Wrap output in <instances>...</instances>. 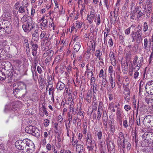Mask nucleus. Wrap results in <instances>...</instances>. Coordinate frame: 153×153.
I'll return each instance as SVG.
<instances>
[{
  "mask_svg": "<svg viewBox=\"0 0 153 153\" xmlns=\"http://www.w3.org/2000/svg\"><path fill=\"white\" fill-rule=\"evenodd\" d=\"M124 98L126 101H128L130 99V92H124Z\"/></svg>",
  "mask_w": 153,
  "mask_h": 153,
  "instance_id": "27",
  "label": "nucleus"
},
{
  "mask_svg": "<svg viewBox=\"0 0 153 153\" xmlns=\"http://www.w3.org/2000/svg\"><path fill=\"white\" fill-rule=\"evenodd\" d=\"M24 20H25V22L27 21V23L22 25V28L25 32H29L31 30V28H32V19L31 17H27L26 20L25 19Z\"/></svg>",
  "mask_w": 153,
  "mask_h": 153,
  "instance_id": "2",
  "label": "nucleus"
},
{
  "mask_svg": "<svg viewBox=\"0 0 153 153\" xmlns=\"http://www.w3.org/2000/svg\"><path fill=\"white\" fill-rule=\"evenodd\" d=\"M96 22H97V25L98 26L99 25L100 23L101 20H100V14H98L97 16V19H96ZM95 22H96V20H95Z\"/></svg>",
  "mask_w": 153,
  "mask_h": 153,
  "instance_id": "40",
  "label": "nucleus"
},
{
  "mask_svg": "<svg viewBox=\"0 0 153 153\" xmlns=\"http://www.w3.org/2000/svg\"><path fill=\"white\" fill-rule=\"evenodd\" d=\"M124 146L125 147L126 146L127 151H128L130 150L131 148V144L129 142H125Z\"/></svg>",
  "mask_w": 153,
  "mask_h": 153,
  "instance_id": "34",
  "label": "nucleus"
},
{
  "mask_svg": "<svg viewBox=\"0 0 153 153\" xmlns=\"http://www.w3.org/2000/svg\"><path fill=\"white\" fill-rule=\"evenodd\" d=\"M130 18L132 20H135L137 21L143 15V13L141 11L137 10L136 11L131 10Z\"/></svg>",
  "mask_w": 153,
  "mask_h": 153,
  "instance_id": "4",
  "label": "nucleus"
},
{
  "mask_svg": "<svg viewBox=\"0 0 153 153\" xmlns=\"http://www.w3.org/2000/svg\"><path fill=\"white\" fill-rule=\"evenodd\" d=\"M18 12L19 13H21L23 15V16L22 18V20L23 21L25 22L24 20L27 19V16L29 14L28 10L26 7H20L18 10Z\"/></svg>",
  "mask_w": 153,
  "mask_h": 153,
  "instance_id": "5",
  "label": "nucleus"
},
{
  "mask_svg": "<svg viewBox=\"0 0 153 153\" xmlns=\"http://www.w3.org/2000/svg\"><path fill=\"white\" fill-rule=\"evenodd\" d=\"M12 30V27L10 22L7 20H2L0 21V34L10 33Z\"/></svg>",
  "mask_w": 153,
  "mask_h": 153,
  "instance_id": "1",
  "label": "nucleus"
},
{
  "mask_svg": "<svg viewBox=\"0 0 153 153\" xmlns=\"http://www.w3.org/2000/svg\"><path fill=\"white\" fill-rule=\"evenodd\" d=\"M131 9V10L134 11V10L135 9V4L134 3L132 2H131L130 5Z\"/></svg>",
  "mask_w": 153,
  "mask_h": 153,
  "instance_id": "55",
  "label": "nucleus"
},
{
  "mask_svg": "<svg viewBox=\"0 0 153 153\" xmlns=\"http://www.w3.org/2000/svg\"><path fill=\"white\" fill-rule=\"evenodd\" d=\"M81 47L80 43L79 42H76V44L74 45V50L76 51L77 52L79 51Z\"/></svg>",
  "mask_w": 153,
  "mask_h": 153,
  "instance_id": "28",
  "label": "nucleus"
},
{
  "mask_svg": "<svg viewBox=\"0 0 153 153\" xmlns=\"http://www.w3.org/2000/svg\"><path fill=\"white\" fill-rule=\"evenodd\" d=\"M52 147V144L50 143H48L46 146V148L48 151L51 150Z\"/></svg>",
  "mask_w": 153,
  "mask_h": 153,
  "instance_id": "58",
  "label": "nucleus"
},
{
  "mask_svg": "<svg viewBox=\"0 0 153 153\" xmlns=\"http://www.w3.org/2000/svg\"><path fill=\"white\" fill-rule=\"evenodd\" d=\"M109 81L110 83L111 88H113L116 85V79L114 74V77L113 76H112L111 74L110 75Z\"/></svg>",
  "mask_w": 153,
  "mask_h": 153,
  "instance_id": "12",
  "label": "nucleus"
},
{
  "mask_svg": "<svg viewBox=\"0 0 153 153\" xmlns=\"http://www.w3.org/2000/svg\"><path fill=\"white\" fill-rule=\"evenodd\" d=\"M143 8L145 10L144 11V14H145L147 17H149L151 13L152 9L146 8V5H143Z\"/></svg>",
  "mask_w": 153,
  "mask_h": 153,
  "instance_id": "19",
  "label": "nucleus"
},
{
  "mask_svg": "<svg viewBox=\"0 0 153 153\" xmlns=\"http://www.w3.org/2000/svg\"><path fill=\"white\" fill-rule=\"evenodd\" d=\"M49 120L48 119H45L44 121V125L45 126H48L49 124Z\"/></svg>",
  "mask_w": 153,
  "mask_h": 153,
  "instance_id": "47",
  "label": "nucleus"
},
{
  "mask_svg": "<svg viewBox=\"0 0 153 153\" xmlns=\"http://www.w3.org/2000/svg\"><path fill=\"white\" fill-rule=\"evenodd\" d=\"M24 140H17L15 143L16 147L19 150H24L25 148V144L24 142Z\"/></svg>",
  "mask_w": 153,
  "mask_h": 153,
  "instance_id": "8",
  "label": "nucleus"
},
{
  "mask_svg": "<svg viewBox=\"0 0 153 153\" xmlns=\"http://www.w3.org/2000/svg\"><path fill=\"white\" fill-rule=\"evenodd\" d=\"M121 0H117V2L116 3V4L115 6V7L117 8V11H118V10H119L118 8V6H120V2Z\"/></svg>",
  "mask_w": 153,
  "mask_h": 153,
  "instance_id": "54",
  "label": "nucleus"
},
{
  "mask_svg": "<svg viewBox=\"0 0 153 153\" xmlns=\"http://www.w3.org/2000/svg\"><path fill=\"white\" fill-rule=\"evenodd\" d=\"M87 20L90 23H92L95 18L97 16V14L95 13V11L94 10H91L87 15Z\"/></svg>",
  "mask_w": 153,
  "mask_h": 153,
  "instance_id": "6",
  "label": "nucleus"
},
{
  "mask_svg": "<svg viewBox=\"0 0 153 153\" xmlns=\"http://www.w3.org/2000/svg\"><path fill=\"white\" fill-rule=\"evenodd\" d=\"M85 145L87 146V148L89 152H92L93 150V148L95 145L94 141L86 143Z\"/></svg>",
  "mask_w": 153,
  "mask_h": 153,
  "instance_id": "13",
  "label": "nucleus"
},
{
  "mask_svg": "<svg viewBox=\"0 0 153 153\" xmlns=\"http://www.w3.org/2000/svg\"><path fill=\"white\" fill-rule=\"evenodd\" d=\"M108 43L110 47L112 46L113 44V41L112 39H110L108 41Z\"/></svg>",
  "mask_w": 153,
  "mask_h": 153,
  "instance_id": "63",
  "label": "nucleus"
},
{
  "mask_svg": "<svg viewBox=\"0 0 153 153\" xmlns=\"http://www.w3.org/2000/svg\"><path fill=\"white\" fill-rule=\"evenodd\" d=\"M32 39L35 41H37L38 40V34L37 33H34L33 34Z\"/></svg>",
  "mask_w": 153,
  "mask_h": 153,
  "instance_id": "30",
  "label": "nucleus"
},
{
  "mask_svg": "<svg viewBox=\"0 0 153 153\" xmlns=\"http://www.w3.org/2000/svg\"><path fill=\"white\" fill-rule=\"evenodd\" d=\"M46 53L48 54V57H52L54 53L53 51L51 49L49 50Z\"/></svg>",
  "mask_w": 153,
  "mask_h": 153,
  "instance_id": "36",
  "label": "nucleus"
},
{
  "mask_svg": "<svg viewBox=\"0 0 153 153\" xmlns=\"http://www.w3.org/2000/svg\"><path fill=\"white\" fill-rule=\"evenodd\" d=\"M91 92H88L87 93V95L85 98V99L88 102L90 103L91 102Z\"/></svg>",
  "mask_w": 153,
  "mask_h": 153,
  "instance_id": "29",
  "label": "nucleus"
},
{
  "mask_svg": "<svg viewBox=\"0 0 153 153\" xmlns=\"http://www.w3.org/2000/svg\"><path fill=\"white\" fill-rule=\"evenodd\" d=\"M104 44L105 45L107 44V36L108 35V34H106L105 33H104Z\"/></svg>",
  "mask_w": 153,
  "mask_h": 153,
  "instance_id": "45",
  "label": "nucleus"
},
{
  "mask_svg": "<svg viewBox=\"0 0 153 153\" xmlns=\"http://www.w3.org/2000/svg\"><path fill=\"white\" fill-rule=\"evenodd\" d=\"M85 148L83 146L80 144H76V151L77 153H85Z\"/></svg>",
  "mask_w": 153,
  "mask_h": 153,
  "instance_id": "14",
  "label": "nucleus"
},
{
  "mask_svg": "<svg viewBox=\"0 0 153 153\" xmlns=\"http://www.w3.org/2000/svg\"><path fill=\"white\" fill-rule=\"evenodd\" d=\"M135 69V68H131L129 69L128 74L130 76H131L133 75L134 70Z\"/></svg>",
  "mask_w": 153,
  "mask_h": 153,
  "instance_id": "53",
  "label": "nucleus"
},
{
  "mask_svg": "<svg viewBox=\"0 0 153 153\" xmlns=\"http://www.w3.org/2000/svg\"><path fill=\"white\" fill-rule=\"evenodd\" d=\"M142 146L143 147H147L148 146V140H145L143 141L142 142Z\"/></svg>",
  "mask_w": 153,
  "mask_h": 153,
  "instance_id": "46",
  "label": "nucleus"
},
{
  "mask_svg": "<svg viewBox=\"0 0 153 153\" xmlns=\"http://www.w3.org/2000/svg\"><path fill=\"white\" fill-rule=\"evenodd\" d=\"M146 7L149 9H152L153 7V4L152 2H149L146 3Z\"/></svg>",
  "mask_w": 153,
  "mask_h": 153,
  "instance_id": "42",
  "label": "nucleus"
},
{
  "mask_svg": "<svg viewBox=\"0 0 153 153\" xmlns=\"http://www.w3.org/2000/svg\"><path fill=\"white\" fill-rule=\"evenodd\" d=\"M102 103L101 102H100L99 104L98 111L97 112L102 113Z\"/></svg>",
  "mask_w": 153,
  "mask_h": 153,
  "instance_id": "38",
  "label": "nucleus"
},
{
  "mask_svg": "<svg viewBox=\"0 0 153 153\" xmlns=\"http://www.w3.org/2000/svg\"><path fill=\"white\" fill-rule=\"evenodd\" d=\"M85 139L86 140V143H89L90 142L94 141L92 140L91 135L89 133H87L86 135H85Z\"/></svg>",
  "mask_w": 153,
  "mask_h": 153,
  "instance_id": "22",
  "label": "nucleus"
},
{
  "mask_svg": "<svg viewBox=\"0 0 153 153\" xmlns=\"http://www.w3.org/2000/svg\"><path fill=\"white\" fill-rule=\"evenodd\" d=\"M118 138L117 140L118 144L124 149L123 150L124 151L125 149L124 144L125 143L124 135L123 133L122 132H120L118 134Z\"/></svg>",
  "mask_w": 153,
  "mask_h": 153,
  "instance_id": "7",
  "label": "nucleus"
},
{
  "mask_svg": "<svg viewBox=\"0 0 153 153\" xmlns=\"http://www.w3.org/2000/svg\"><path fill=\"white\" fill-rule=\"evenodd\" d=\"M108 108L110 109L111 111L113 112L115 111V110L114 109V106L112 103H110L109 104Z\"/></svg>",
  "mask_w": 153,
  "mask_h": 153,
  "instance_id": "39",
  "label": "nucleus"
},
{
  "mask_svg": "<svg viewBox=\"0 0 153 153\" xmlns=\"http://www.w3.org/2000/svg\"><path fill=\"white\" fill-rule=\"evenodd\" d=\"M131 35L132 39V42H134L135 40H136L137 42L140 41L141 38L140 29H138L136 31H132Z\"/></svg>",
  "mask_w": 153,
  "mask_h": 153,
  "instance_id": "3",
  "label": "nucleus"
},
{
  "mask_svg": "<svg viewBox=\"0 0 153 153\" xmlns=\"http://www.w3.org/2000/svg\"><path fill=\"white\" fill-rule=\"evenodd\" d=\"M48 21L43 20L41 24V28L42 30H44L47 27Z\"/></svg>",
  "mask_w": 153,
  "mask_h": 153,
  "instance_id": "23",
  "label": "nucleus"
},
{
  "mask_svg": "<svg viewBox=\"0 0 153 153\" xmlns=\"http://www.w3.org/2000/svg\"><path fill=\"white\" fill-rule=\"evenodd\" d=\"M151 44V40H148L147 38H145L144 40V46L143 48L145 50H148V47H150Z\"/></svg>",
  "mask_w": 153,
  "mask_h": 153,
  "instance_id": "16",
  "label": "nucleus"
},
{
  "mask_svg": "<svg viewBox=\"0 0 153 153\" xmlns=\"http://www.w3.org/2000/svg\"><path fill=\"white\" fill-rule=\"evenodd\" d=\"M32 28H31V30L32 33H37L38 30V27L37 26V25H32Z\"/></svg>",
  "mask_w": 153,
  "mask_h": 153,
  "instance_id": "25",
  "label": "nucleus"
},
{
  "mask_svg": "<svg viewBox=\"0 0 153 153\" xmlns=\"http://www.w3.org/2000/svg\"><path fill=\"white\" fill-rule=\"evenodd\" d=\"M74 102L72 101L71 102L69 108L70 109V111L72 112H74Z\"/></svg>",
  "mask_w": 153,
  "mask_h": 153,
  "instance_id": "31",
  "label": "nucleus"
},
{
  "mask_svg": "<svg viewBox=\"0 0 153 153\" xmlns=\"http://www.w3.org/2000/svg\"><path fill=\"white\" fill-rule=\"evenodd\" d=\"M114 12H113L114 13V16L112 15L113 13L112 12H111L110 13V15H111L110 21L111 23L113 24H114L116 22L118 21L119 19L118 17L115 15V12L116 11V8L114 9Z\"/></svg>",
  "mask_w": 153,
  "mask_h": 153,
  "instance_id": "11",
  "label": "nucleus"
},
{
  "mask_svg": "<svg viewBox=\"0 0 153 153\" xmlns=\"http://www.w3.org/2000/svg\"><path fill=\"white\" fill-rule=\"evenodd\" d=\"M39 79L38 80V82L39 83H41L42 84L44 82V79L43 76L42 75H41L39 76Z\"/></svg>",
  "mask_w": 153,
  "mask_h": 153,
  "instance_id": "43",
  "label": "nucleus"
},
{
  "mask_svg": "<svg viewBox=\"0 0 153 153\" xmlns=\"http://www.w3.org/2000/svg\"><path fill=\"white\" fill-rule=\"evenodd\" d=\"M132 26L133 25L131 26V27H129L125 30V33L126 34L128 35L130 33L131 28Z\"/></svg>",
  "mask_w": 153,
  "mask_h": 153,
  "instance_id": "52",
  "label": "nucleus"
},
{
  "mask_svg": "<svg viewBox=\"0 0 153 153\" xmlns=\"http://www.w3.org/2000/svg\"><path fill=\"white\" fill-rule=\"evenodd\" d=\"M55 90L54 88L52 86H51L49 87V95H52L54 94V92Z\"/></svg>",
  "mask_w": 153,
  "mask_h": 153,
  "instance_id": "33",
  "label": "nucleus"
},
{
  "mask_svg": "<svg viewBox=\"0 0 153 153\" xmlns=\"http://www.w3.org/2000/svg\"><path fill=\"white\" fill-rule=\"evenodd\" d=\"M145 100L146 103L148 104H150L151 105H152V102H153V100L152 99L149 98H146Z\"/></svg>",
  "mask_w": 153,
  "mask_h": 153,
  "instance_id": "44",
  "label": "nucleus"
},
{
  "mask_svg": "<svg viewBox=\"0 0 153 153\" xmlns=\"http://www.w3.org/2000/svg\"><path fill=\"white\" fill-rule=\"evenodd\" d=\"M78 6L80 10H83L84 9H86L85 8V5H84V4H83V5H80V6Z\"/></svg>",
  "mask_w": 153,
  "mask_h": 153,
  "instance_id": "59",
  "label": "nucleus"
},
{
  "mask_svg": "<svg viewBox=\"0 0 153 153\" xmlns=\"http://www.w3.org/2000/svg\"><path fill=\"white\" fill-rule=\"evenodd\" d=\"M117 120L121 124L122 123V119L124 117L123 111L121 109H118L116 111V114Z\"/></svg>",
  "mask_w": 153,
  "mask_h": 153,
  "instance_id": "9",
  "label": "nucleus"
},
{
  "mask_svg": "<svg viewBox=\"0 0 153 153\" xmlns=\"http://www.w3.org/2000/svg\"><path fill=\"white\" fill-rule=\"evenodd\" d=\"M117 82H121L120 81L121 79V76L119 75H117Z\"/></svg>",
  "mask_w": 153,
  "mask_h": 153,
  "instance_id": "61",
  "label": "nucleus"
},
{
  "mask_svg": "<svg viewBox=\"0 0 153 153\" xmlns=\"http://www.w3.org/2000/svg\"><path fill=\"white\" fill-rule=\"evenodd\" d=\"M131 53L130 52H128L126 53V56L128 59H130L131 57Z\"/></svg>",
  "mask_w": 153,
  "mask_h": 153,
  "instance_id": "62",
  "label": "nucleus"
},
{
  "mask_svg": "<svg viewBox=\"0 0 153 153\" xmlns=\"http://www.w3.org/2000/svg\"><path fill=\"white\" fill-rule=\"evenodd\" d=\"M153 121V118L151 115H148L144 119L143 122L146 123V124L151 123V122Z\"/></svg>",
  "mask_w": 153,
  "mask_h": 153,
  "instance_id": "20",
  "label": "nucleus"
},
{
  "mask_svg": "<svg viewBox=\"0 0 153 153\" xmlns=\"http://www.w3.org/2000/svg\"><path fill=\"white\" fill-rule=\"evenodd\" d=\"M109 57L111 64L114 66H115L116 63V62L115 57L114 55V53L113 52H110L109 54Z\"/></svg>",
  "mask_w": 153,
  "mask_h": 153,
  "instance_id": "15",
  "label": "nucleus"
},
{
  "mask_svg": "<svg viewBox=\"0 0 153 153\" xmlns=\"http://www.w3.org/2000/svg\"><path fill=\"white\" fill-rule=\"evenodd\" d=\"M108 71L109 73H110V75H111V74L112 76H113L112 73L113 72L114 70L112 66H111L109 67Z\"/></svg>",
  "mask_w": 153,
  "mask_h": 153,
  "instance_id": "48",
  "label": "nucleus"
},
{
  "mask_svg": "<svg viewBox=\"0 0 153 153\" xmlns=\"http://www.w3.org/2000/svg\"><path fill=\"white\" fill-rule=\"evenodd\" d=\"M65 85L61 82L59 81L57 82L56 88L57 90L61 91L65 87Z\"/></svg>",
  "mask_w": 153,
  "mask_h": 153,
  "instance_id": "17",
  "label": "nucleus"
},
{
  "mask_svg": "<svg viewBox=\"0 0 153 153\" xmlns=\"http://www.w3.org/2000/svg\"><path fill=\"white\" fill-rule=\"evenodd\" d=\"M35 128L31 126H27L26 128V131L27 133L32 134Z\"/></svg>",
  "mask_w": 153,
  "mask_h": 153,
  "instance_id": "21",
  "label": "nucleus"
},
{
  "mask_svg": "<svg viewBox=\"0 0 153 153\" xmlns=\"http://www.w3.org/2000/svg\"><path fill=\"white\" fill-rule=\"evenodd\" d=\"M83 23L82 22L76 21L75 22V26L76 28L77 29L81 28L82 26Z\"/></svg>",
  "mask_w": 153,
  "mask_h": 153,
  "instance_id": "26",
  "label": "nucleus"
},
{
  "mask_svg": "<svg viewBox=\"0 0 153 153\" xmlns=\"http://www.w3.org/2000/svg\"><path fill=\"white\" fill-rule=\"evenodd\" d=\"M101 52L100 50H96L95 53V56L97 57L101 56L102 54V53H101Z\"/></svg>",
  "mask_w": 153,
  "mask_h": 153,
  "instance_id": "49",
  "label": "nucleus"
},
{
  "mask_svg": "<svg viewBox=\"0 0 153 153\" xmlns=\"http://www.w3.org/2000/svg\"><path fill=\"white\" fill-rule=\"evenodd\" d=\"M104 76V71L102 69L100 70L99 74V76L100 77H103Z\"/></svg>",
  "mask_w": 153,
  "mask_h": 153,
  "instance_id": "56",
  "label": "nucleus"
},
{
  "mask_svg": "<svg viewBox=\"0 0 153 153\" xmlns=\"http://www.w3.org/2000/svg\"><path fill=\"white\" fill-rule=\"evenodd\" d=\"M145 89L147 92L150 91V94L152 93L153 91V83L152 82H149L146 84Z\"/></svg>",
  "mask_w": 153,
  "mask_h": 153,
  "instance_id": "10",
  "label": "nucleus"
},
{
  "mask_svg": "<svg viewBox=\"0 0 153 153\" xmlns=\"http://www.w3.org/2000/svg\"><path fill=\"white\" fill-rule=\"evenodd\" d=\"M38 63V62L36 60V57H34V61L33 64V69L36 70V66Z\"/></svg>",
  "mask_w": 153,
  "mask_h": 153,
  "instance_id": "37",
  "label": "nucleus"
},
{
  "mask_svg": "<svg viewBox=\"0 0 153 153\" xmlns=\"http://www.w3.org/2000/svg\"><path fill=\"white\" fill-rule=\"evenodd\" d=\"M32 135L36 137H38L40 136V131L37 128H35L34 129Z\"/></svg>",
  "mask_w": 153,
  "mask_h": 153,
  "instance_id": "24",
  "label": "nucleus"
},
{
  "mask_svg": "<svg viewBox=\"0 0 153 153\" xmlns=\"http://www.w3.org/2000/svg\"><path fill=\"white\" fill-rule=\"evenodd\" d=\"M46 34V32L45 31H42L40 35V37L41 39H43Z\"/></svg>",
  "mask_w": 153,
  "mask_h": 153,
  "instance_id": "64",
  "label": "nucleus"
},
{
  "mask_svg": "<svg viewBox=\"0 0 153 153\" xmlns=\"http://www.w3.org/2000/svg\"><path fill=\"white\" fill-rule=\"evenodd\" d=\"M137 71H137V70L136 71H134L135 72L134 75V79H137L139 76V73Z\"/></svg>",
  "mask_w": 153,
  "mask_h": 153,
  "instance_id": "60",
  "label": "nucleus"
},
{
  "mask_svg": "<svg viewBox=\"0 0 153 153\" xmlns=\"http://www.w3.org/2000/svg\"><path fill=\"white\" fill-rule=\"evenodd\" d=\"M35 146L29 147L27 149L26 152L27 153H32L35 151Z\"/></svg>",
  "mask_w": 153,
  "mask_h": 153,
  "instance_id": "32",
  "label": "nucleus"
},
{
  "mask_svg": "<svg viewBox=\"0 0 153 153\" xmlns=\"http://www.w3.org/2000/svg\"><path fill=\"white\" fill-rule=\"evenodd\" d=\"M38 48V45L36 44H33L32 43V50H37V49Z\"/></svg>",
  "mask_w": 153,
  "mask_h": 153,
  "instance_id": "51",
  "label": "nucleus"
},
{
  "mask_svg": "<svg viewBox=\"0 0 153 153\" xmlns=\"http://www.w3.org/2000/svg\"><path fill=\"white\" fill-rule=\"evenodd\" d=\"M90 80L91 85H94V82L95 81V78L94 77H91Z\"/></svg>",
  "mask_w": 153,
  "mask_h": 153,
  "instance_id": "57",
  "label": "nucleus"
},
{
  "mask_svg": "<svg viewBox=\"0 0 153 153\" xmlns=\"http://www.w3.org/2000/svg\"><path fill=\"white\" fill-rule=\"evenodd\" d=\"M111 130L112 132V133L114 134L115 131V127L114 124L111 123Z\"/></svg>",
  "mask_w": 153,
  "mask_h": 153,
  "instance_id": "50",
  "label": "nucleus"
},
{
  "mask_svg": "<svg viewBox=\"0 0 153 153\" xmlns=\"http://www.w3.org/2000/svg\"><path fill=\"white\" fill-rule=\"evenodd\" d=\"M143 27V31L144 32H146L147 31L148 29V26L147 23L146 22H145L144 23Z\"/></svg>",
  "mask_w": 153,
  "mask_h": 153,
  "instance_id": "41",
  "label": "nucleus"
},
{
  "mask_svg": "<svg viewBox=\"0 0 153 153\" xmlns=\"http://www.w3.org/2000/svg\"><path fill=\"white\" fill-rule=\"evenodd\" d=\"M24 140V142L26 146L29 147H34L35 145L33 142L30 140L28 139H26Z\"/></svg>",
  "mask_w": 153,
  "mask_h": 153,
  "instance_id": "18",
  "label": "nucleus"
},
{
  "mask_svg": "<svg viewBox=\"0 0 153 153\" xmlns=\"http://www.w3.org/2000/svg\"><path fill=\"white\" fill-rule=\"evenodd\" d=\"M107 145L108 148L109 149H112L113 148L114 144L112 141H110L108 142H107Z\"/></svg>",
  "mask_w": 153,
  "mask_h": 153,
  "instance_id": "35",
  "label": "nucleus"
}]
</instances>
